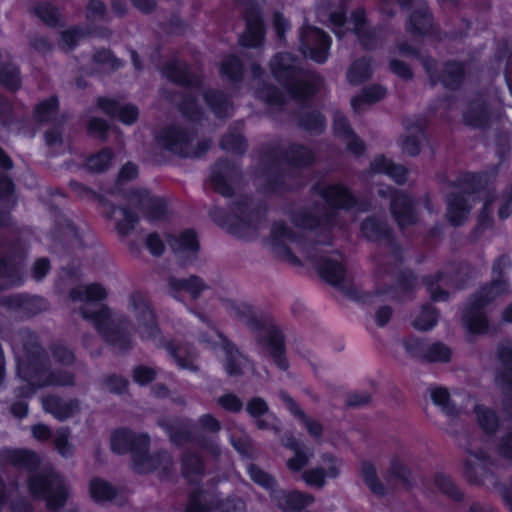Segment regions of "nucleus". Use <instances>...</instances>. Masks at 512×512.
<instances>
[{
    "label": "nucleus",
    "instance_id": "1",
    "mask_svg": "<svg viewBox=\"0 0 512 512\" xmlns=\"http://www.w3.org/2000/svg\"><path fill=\"white\" fill-rule=\"evenodd\" d=\"M1 458L14 468L29 473L27 489L33 499L45 501L50 511L65 506L69 492L64 481L53 469L38 471L42 459L37 452L28 448H7L1 452Z\"/></svg>",
    "mask_w": 512,
    "mask_h": 512
},
{
    "label": "nucleus",
    "instance_id": "2",
    "mask_svg": "<svg viewBox=\"0 0 512 512\" xmlns=\"http://www.w3.org/2000/svg\"><path fill=\"white\" fill-rule=\"evenodd\" d=\"M296 58L289 52H278L270 60L273 78L294 100L307 106L318 93L321 78L318 74L295 64Z\"/></svg>",
    "mask_w": 512,
    "mask_h": 512
},
{
    "label": "nucleus",
    "instance_id": "3",
    "mask_svg": "<svg viewBox=\"0 0 512 512\" xmlns=\"http://www.w3.org/2000/svg\"><path fill=\"white\" fill-rule=\"evenodd\" d=\"M403 56L415 58L420 61L431 86L440 84L445 90L457 92L462 89L467 80V62L459 59H448L442 69L438 71V61L429 54H422L418 48L408 42H401L397 46Z\"/></svg>",
    "mask_w": 512,
    "mask_h": 512
},
{
    "label": "nucleus",
    "instance_id": "4",
    "mask_svg": "<svg viewBox=\"0 0 512 512\" xmlns=\"http://www.w3.org/2000/svg\"><path fill=\"white\" fill-rule=\"evenodd\" d=\"M68 187L79 199L96 202L98 207L101 208L103 217L107 220L113 219L116 212L120 210L123 219L116 223V231L120 236L129 235L138 224L139 216L129 206H117L105 195L75 179L69 181Z\"/></svg>",
    "mask_w": 512,
    "mask_h": 512
},
{
    "label": "nucleus",
    "instance_id": "5",
    "mask_svg": "<svg viewBox=\"0 0 512 512\" xmlns=\"http://www.w3.org/2000/svg\"><path fill=\"white\" fill-rule=\"evenodd\" d=\"M195 136L192 129L169 124L155 134V140L163 149L180 158H201L210 149V141L208 139L201 140L194 149H190Z\"/></svg>",
    "mask_w": 512,
    "mask_h": 512
},
{
    "label": "nucleus",
    "instance_id": "6",
    "mask_svg": "<svg viewBox=\"0 0 512 512\" xmlns=\"http://www.w3.org/2000/svg\"><path fill=\"white\" fill-rule=\"evenodd\" d=\"M80 314L84 320L91 322L102 337L110 346L122 351H128L132 347L131 337L122 321L115 323L112 319L111 309L103 304L98 310L82 307Z\"/></svg>",
    "mask_w": 512,
    "mask_h": 512
},
{
    "label": "nucleus",
    "instance_id": "7",
    "mask_svg": "<svg viewBox=\"0 0 512 512\" xmlns=\"http://www.w3.org/2000/svg\"><path fill=\"white\" fill-rule=\"evenodd\" d=\"M23 349L25 359L18 362L17 374L21 380L34 382L33 384L38 386L49 370L50 361L34 331L26 332L23 337Z\"/></svg>",
    "mask_w": 512,
    "mask_h": 512
},
{
    "label": "nucleus",
    "instance_id": "8",
    "mask_svg": "<svg viewBox=\"0 0 512 512\" xmlns=\"http://www.w3.org/2000/svg\"><path fill=\"white\" fill-rule=\"evenodd\" d=\"M246 324L252 331H265L264 334L257 335V345L267 352L279 370L287 371L290 365L286 357L285 336L282 330L275 324L267 326L262 317L252 313L247 317Z\"/></svg>",
    "mask_w": 512,
    "mask_h": 512
},
{
    "label": "nucleus",
    "instance_id": "9",
    "mask_svg": "<svg viewBox=\"0 0 512 512\" xmlns=\"http://www.w3.org/2000/svg\"><path fill=\"white\" fill-rule=\"evenodd\" d=\"M312 192L320 196L325 203L334 210L360 213L372 210V202L366 197L357 196L353 190L343 182L330 184L315 183Z\"/></svg>",
    "mask_w": 512,
    "mask_h": 512
},
{
    "label": "nucleus",
    "instance_id": "10",
    "mask_svg": "<svg viewBox=\"0 0 512 512\" xmlns=\"http://www.w3.org/2000/svg\"><path fill=\"white\" fill-rule=\"evenodd\" d=\"M331 36L323 29L303 26L299 36V51L304 58L317 64H324L330 56Z\"/></svg>",
    "mask_w": 512,
    "mask_h": 512
},
{
    "label": "nucleus",
    "instance_id": "11",
    "mask_svg": "<svg viewBox=\"0 0 512 512\" xmlns=\"http://www.w3.org/2000/svg\"><path fill=\"white\" fill-rule=\"evenodd\" d=\"M266 160H283L286 164L299 169H305L316 163L317 155L313 148L299 143L292 142L285 149L278 144L270 145L263 153Z\"/></svg>",
    "mask_w": 512,
    "mask_h": 512
},
{
    "label": "nucleus",
    "instance_id": "12",
    "mask_svg": "<svg viewBox=\"0 0 512 512\" xmlns=\"http://www.w3.org/2000/svg\"><path fill=\"white\" fill-rule=\"evenodd\" d=\"M26 251L19 238L0 242V279L7 280L12 286L23 283L22 269L16 257L23 259Z\"/></svg>",
    "mask_w": 512,
    "mask_h": 512
},
{
    "label": "nucleus",
    "instance_id": "13",
    "mask_svg": "<svg viewBox=\"0 0 512 512\" xmlns=\"http://www.w3.org/2000/svg\"><path fill=\"white\" fill-rule=\"evenodd\" d=\"M125 200L134 204L150 222L165 220L168 215V204L164 197L152 195L144 187L128 188Z\"/></svg>",
    "mask_w": 512,
    "mask_h": 512
},
{
    "label": "nucleus",
    "instance_id": "14",
    "mask_svg": "<svg viewBox=\"0 0 512 512\" xmlns=\"http://www.w3.org/2000/svg\"><path fill=\"white\" fill-rule=\"evenodd\" d=\"M243 11L245 30L238 38V44L243 48H259L264 44L266 24L263 12L254 0Z\"/></svg>",
    "mask_w": 512,
    "mask_h": 512
},
{
    "label": "nucleus",
    "instance_id": "15",
    "mask_svg": "<svg viewBox=\"0 0 512 512\" xmlns=\"http://www.w3.org/2000/svg\"><path fill=\"white\" fill-rule=\"evenodd\" d=\"M389 210L400 230L414 226L419 221L417 201L407 191L390 188Z\"/></svg>",
    "mask_w": 512,
    "mask_h": 512
},
{
    "label": "nucleus",
    "instance_id": "16",
    "mask_svg": "<svg viewBox=\"0 0 512 512\" xmlns=\"http://www.w3.org/2000/svg\"><path fill=\"white\" fill-rule=\"evenodd\" d=\"M130 306L135 312L137 322L142 329L141 338L154 340L161 334L156 312L149 300L141 291H133L129 296Z\"/></svg>",
    "mask_w": 512,
    "mask_h": 512
},
{
    "label": "nucleus",
    "instance_id": "17",
    "mask_svg": "<svg viewBox=\"0 0 512 512\" xmlns=\"http://www.w3.org/2000/svg\"><path fill=\"white\" fill-rule=\"evenodd\" d=\"M150 447L151 438L149 436L131 459V468L135 474L146 475L153 473L163 464H167V467H164L163 470H169V466L172 463L169 453L164 449L155 450L151 453Z\"/></svg>",
    "mask_w": 512,
    "mask_h": 512
},
{
    "label": "nucleus",
    "instance_id": "18",
    "mask_svg": "<svg viewBox=\"0 0 512 512\" xmlns=\"http://www.w3.org/2000/svg\"><path fill=\"white\" fill-rule=\"evenodd\" d=\"M241 174L240 167L236 162L221 157L218 158L211 168L210 183L218 194L225 198H231L235 194L233 181Z\"/></svg>",
    "mask_w": 512,
    "mask_h": 512
},
{
    "label": "nucleus",
    "instance_id": "19",
    "mask_svg": "<svg viewBox=\"0 0 512 512\" xmlns=\"http://www.w3.org/2000/svg\"><path fill=\"white\" fill-rule=\"evenodd\" d=\"M171 443L176 447H182L186 443H195L202 450L217 456L220 454L219 445L212 439L204 436H195L187 424L178 421L162 425Z\"/></svg>",
    "mask_w": 512,
    "mask_h": 512
},
{
    "label": "nucleus",
    "instance_id": "20",
    "mask_svg": "<svg viewBox=\"0 0 512 512\" xmlns=\"http://www.w3.org/2000/svg\"><path fill=\"white\" fill-rule=\"evenodd\" d=\"M284 239L295 242L298 239V234L284 221H274L270 230V244L274 257L294 266L301 265L300 258L284 243Z\"/></svg>",
    "mask_w": 512,
    "mask_h": 512
},
{
    "label": "nucleus",
    "instance_id": "21",
    "mask_svg": "<svg viewBox=\"0 0 512 512\" xmlns=\"http://www.w3.org/2000/svg\"><path fill=\"white\" fill-rule=\"evenodd\" d=\"M230 208L239 221L241 230L257 227L268 212V207L264 202L254 204L252 196L248 194L235 198L231 202Z\"/></svg>",
    "mask_w": 512,
    "mask_h": 512
},
{
    "label": "nucleus",
    "instance_id": "22",
    "mask_svg": "<svg viewBox=\"0 0 512 512\" xmlns=\"http://www.w3.org/2000/svg\"><path fill=\"white\" fill-rule=\"evenodd\" d=\"M161 74L169 82L188 89H201L204 81L202 76L194 73L185 61L171 59L161 67Z\"/></svg>",
    "mask_w": 512,
    "mask_h": 512
},
{
    "label": "nucleus",
    "instance_id": "23",
    "mask_svg": "<svg viewBox=\"0 0 512 512\" xmlns=\"http://www.w3.org/2000/svg\"><path fill=\"white\" fill-rule=\"evenodd\" d=\"M148 437L149 434L146 432L117 427L110 434V450L116 455L130 454L132 458Z\"/></svg>",
    "mask_w": 512,
    "mask_h": 512
},
{
    "label": "nucleus",
    "instance_id": "24",
    "mask_svg": "<svg viewBox=\"0 0 512 512\" xmlns=\"http://www.w3.org/2000/svg\"><path fill=\"white\" fill-rule=\"evenodd\" d=\"M2 305L9 310L22 312L28 318L34 317L49 308L48 300L40 295L17 293L2 299Z\"/></svg>",
    "mask_w": 512,
    "mask_h": 512
},
{
    "label": "nucleus",
    "instance_id": "25",
    "mask_svg": "<svg viewBox=\"0 0 512 512\" xmlns=\"http://www.w3.org/2000/svg\"><path fill=\"white\" fill-rule=\"evenodd\" d=\"M359 231L367 242L382 246L395 235L387 220L376 215L365 217L359 224Z\"/></svg>",
    "mask_w": 512,
    "mask_h": 512
},
{
    "label": "nucleus",
    "instance_id": "26",
    "mask_svg": "<svg viewBox=\"0 0 512 512\" xmlns=\"http://www.w3.org/2000/svg\"><path fill=\"white\" fill-rule=\"evenodd\" d=\"M462 120L467 127L487 129L491 123V111L488 100L478 94L463 111Z\"/></svg>",
    "mask_w": 512,
    "mask_h": 512
},
{
    "label": "nucleus",
    "instance_id": "27",
    "mask_svg": "<svg viewBox=\"0 0 512 512\" xmlns=\"http://www.w3.org/2000/svg\"><path fill=\"white\" fill-rule=\"evenodd\" d=\"M446 219L453 227H461L467 221L472 206L464 193L450 192L445 196Z\"/></svg>",
    "mask_w": 512,
    "mask_h": 512
},
{
    "label": "nucleus",
    "instance_id": "28",
    "mask_svg": "<svg viewBox=\"0 0 512 512\" xmlns=\"http://www.w3.org/2000/svg\"><path fill=\"white\" fill-rule=\"evenodd\" d=\"M509 280L491 279L481 284L477 291L472 293L468 300L474 302V308L484 307L493 303L498 297L509 293Z\"/></svg>",
    "mask_w": 512,
    "mask_h": 512
},
{
    "label": "nucleus",
    "instance_id": "29",
    "mask_svg": "<svg viewBox=\"0 0 512 512\" xmlns=\"http://www.w3.org/2000/svg\"><path fill=\"white\" fill-rule=\"evenodd\" d=\"M181 476L190 485H199L206 473V463L199 452L185 450L180 456Z\"/></svg>",
    "mask_w": 512,
    "mask_h": 512
},
{
    "label": "nucleus",
    "instance_id": "30",
    "mask_svg": "<svg viewBox=\"0 0 512 512\" xmlns=\"http://www.w3.org/2000/svg\"><path fill=\"white\" fill-rule=\"evenodd\" d=\"M42 407L45 412L62 422L80 411V401L77 398L66 401L58 395L51 394L42 398Z\"/></svg>",
    "mask_w": 512,
    "mask_h": 512
},
{
    "label": "nucleus",
    "instance_id": "31",
    "mask_svg": "<svg viewBox=\"0 0 512 512\" xmlns=\"http://www.w3.org/2000/svg\"><path fill=\"white\" fill-rule=\"evenodd\" d=\"M221 340L222 350L225 354L223 360V369L229 377H239L243 375V367L248 357L244 355L239 348L223 333H218Z\"/></svg>",
    "mask_w": 512,
    "mask_h": 512
},
{
    "label": "nucleus",
    "instance_id": "32",
    "mask_svg": "<svg viewBox=\"0 0 512 512\" xmlns=\"http://www.w3.org/2000/svg\"><path fill=\"white\" fill-rule=\"evenodd\" d=\"M272 500L284 512H301L310 506L315 498L312 494L300 490L279 489Z\"/></svg>",
    "mask_w": 512,
    "mask_h": 512
},
{
    "label": "nucleus",
    "instance_id": "33",
    "mask_svg": "<svg viewBox=\"0 0 512 512\" xmlns=\"http://www.w3.org/2000/svg\"><path fill=\"white\" fill-rule=\"evenodd\" d=\"M488 173L484 171H464L449 185L458 188L467 197L485 191L489 187Z\"/></svg>",
    "mask_w": 512,
    "mask_h": 512
},
{
    "label": "nucleus",
    "instance_id": "34",
    "mask_svg": "<svg viewBox=\"0 0 512 512\" xmlns=\"http://www.w3.org/2000/svg\"><path fill=\"white\" fill-rule=\"evenodd\" d=\"M218 72L220 77L229 82L234 88H240L245 79L246 66L239 55L228 53L220 61Z\"/></svg>",
    "mask_w": 512,
    "mask_h": 512
},
{
    "label": "nucleus",
    "instance_id": "35",
    "mask_svg": "<svg viewBox=\"0 0 512 512\" xmlns=\"http://www.w3.org/2000/svg\"><path fill=\"white\" fill-rule=\"evenodd\" d=\"M335 219L336 214L333 212L318 216L306 208L294 210L290 214V220L297 228L310 231L325 226H332L335 223Z\"/></svg>",
    "mask_w": 512,
    "mask_h": 512
},
{
    "label": "nucleus",
    "instance_id": "36",
    "mask_svg": "<svg viewBox=\"0 0 512 512\" xmlns=\"http://www.w3.org/2000/svg\"><path fill=\"white\" fill-rule=\"evenodd\" d=\"M406 31L415 37L431 36L434 30V17L427 7L413 10L405 25Z\"/></svg>",
    "mask_w": 512,
    "mask_h": 512
},
{
    "label": "nucleus",
    "instance_id": "37",
    "mask_svg": "<svg viewBox=\"0 0 512 512\" xmlns=\"http://www.w3.org/2000/svg\"><path fill=\"white\" fill-rule=\"evenodd\" d=\"M462 322L470 334L482 335L489 329V319L485 308H474V302L468 299L462 312Z\"/></svg>",
    "mask_w": 512,
    "mask_h": 512
},
{
    "label": "nucleus",
    "instance_id": "38",
    "mask_svg": "<svg viewBox=\"0 0 512 512\" xmlns=\"http://www.w3.org/2000/svg\"><path fill=\"white\" fill-rule=\"evenodd\" d=\"M497 359L503 366L495 374V383L505 392L512 393V346L500 344L497 347Z\"/></svg>",
    "mask_w": 512,
    "mask_h": 512
},
{
    "label": "nucleus",
    "instance_id": "39",
    "mask_svg": "<svg viewBox=\"0 0 512 512\" xmlns=\"http://www.w3.org/2000/svg\"><path fill=\"white\" fill-rule=\"evenodd\" d=\"M203 100L214 116L218 119H225L230 116L233 109V102L222 90L207 88L202 93Z\"/></svg>",
    "mask_w": 512,
    "mask_h": 512
},
{
    "label": "nucleus",
    "instance_id": "40",
    "mask_svg": "<svg viewBox=\"0 0 512 512\" xmlns=\"http://www.w3.org/2000/svg\"><path fill=\"white\" fill-rule=\"evenodd\" d=\"M316 269L320 277L328 284L340 287L346 275L345 265L329 257H320L316 262Z\"/></svg>",
    "mask_w": 512,
    "mask_h": 512
},
{
    "label": "nucleus",
    "instance_id": "41",
    "mask_svg": "<svg viewBox=\"0 0 512 512\" xmlns=\"http://www.w3.org/2000/svg\"><path fill=\"white\" fill-rule=\"evenodd\" d=\"M167 242L175 254L190 253L195 255L200 250L197 232L192 228L185 229L178 236L169 234Z\"/></svg>",
    "mask_w": 512,
    "mask_h": 512
},
{
    "label": "nucleus",
    "instance_id": "42",
    "mask_svg": "<svg viewBox=\"0 0 512 512\" xmlns=\"http://www.w3.org/2000/svg\"><path fill=\"white\" fill-rule=\"evenodd\" d=\"M373 73V59L362 56L351 62L346 72V80L352 86H359L369 81Z\"/></svg>",
    "mask_w": 512,
    "mask_h": 512
},
{
    "label": "nucleus",
    "instance_id": "43",
    "mask_svg": "<svg viewBox=\"0 0 512 512\" xmlns=\"http://www.w3.org/2000/svg\"><path fill=\"white\" fill-rule=\"evenodd\" d=\"M387 95V88L382 84L373 83L365 86L351 98L350 104L355 113H360L363 105H373L383 100Z\"/></svg>",
    "mask_w": 512,
    "mask_h": 512
},
{
    "label": "nucleus",
    "instance_id": "44",
    "mask_svg": "<svg viewBox=\"0 0 512 512\" xmlns=\"http://www.w3.org/2000/svg\"><path fill=\"white\" fill-rule=\"evenodd\" d=\"M296 123L299 129L315 136L322 135L327 128V118L319 110L299 112Z\"/></svg>",
    "mask_w": 512,
    "mask_h": 512
},
{
    "label": "nucleus",
    "instance_id": "45",
    "mask_svg": "<svg viewBox=\"0 0 512 512\" xmlns=\"http://www.w3.org/2000/svg\"><path fill=\"white\" fill-rule=\"evenodd\" d=\"M168 285L171 294L176 297V293L185 291L191 295L193 299H197L200 294L207 288L204 281L196 275H191L188 278L170 277Z\"/></svg>",
    "mask_w": 512,
    "mask_h": 512
},
{
    "label": "nucleus",
    "instance_id": "46",
    "mask_svg": "<svg viewBox=\"0 0 512 512\" xmlns=\"http://www.w3.org/2000/svg\"><path fill=\"white\" fill-rule=\"evenodd\" d=\"M107 290L100 283L78 285L69 291V298L72 301L100 302L107 298Z\"/></svg>",
    "mask_w": 512,
    "mask_h": 512
},
{
    "label": "nucleus",
    "instance_id": "47",
    "mask_svg": "<svg viewBox=\"0 0 512 512\" xmlns=\"http://www.w3.org/2000/svg\"><path fill=\"white\" fill-rule=\"evenodd\" d=\"M473 410L480 429L486 435L494 436L501 427V420L496 411L483 404H476Z\"/></svg>",
    "mask_w": 512,
    "mask_h": 512
},
{
    "label": "nucleus",
    "instance_id": "48",
    "mask_svg": "<svg viewBox=\"0 0 512 512\" xmlns=\"http://www.w3.org/2000/svg\"><path fill=\"white\" fill-rule=\"evenodd\" d=\"M53 232L65 240L69 246H83V239L78 226L65 216L55 220Z\"/></svg>",
    "mask_w": 512,
    "mask_h": 512
},
{
    "label": "nucleus",
    "instance_id": "49",
    "mask_svg": "<svg viewBox=\"0 0 512 512\" xmlns=\"http://www.w3.org/2000/svg\"><path fill=\"white\" fill-rule=\"evenodd\" d=\"M114 157L111 147H103L85 158L83 168L90 173H104L111 167Z\"/></svg>",
    "mask_w": 512,
    "mask_h": 512
},
{
    "label": "nucleus",
    "instance_id": "50",
    "mask_svg": "<svg viewBox=\"0 0 512 512\" xmlns=\"http://www.w3.org/2000/svg\"><path fill=\"white\" fill-rule=\"evenodd\" d=\"M0 86L9 92H17L22 86L20 67L11 62L0 60Z\"/></svg>",
    "mask_w": 512,
    "mask_h": 512
},
{
    "label": "nucleus",
    "instance_id": "51",
    "mask_svg": "<svg viewBox=\"0 0 512 512\" xmlns=\"http://www.w3.org/2000/svg\"><path fill=\"white\" fill-rule=\"evenodd\" d=\"M89 495L95 503L113 501L117 495V489L107 480L94 477L89 481Z\"/></svg>",
    "mask_w": 512,
    "mask_h": 512
},
{
    "label": "nucleus",
    "instance_id": "52",
    "mask_svg": "<svg viewBox=\"0 0 512 512\" xmlns=\"http://www.w3.org/2000/svg\"><path fill=\"white\" fill-rule=\"evenodd\" d=\"M60 102L57 95H51L37 103L33 109V119L36 123L52 122L59 112Z\"/></svg>",
    "mask_w": 512,
    "mask_h": 512
},
{
    "label": "nucleus",
    "instance_id": "53",
    "mask_svg": "<svg viewBox=\"0 0 512 512\" xmlns=\"http://www.w3.org/2000/svg\"><path fill=\"white\" fill-rule=\"evenodd\" d=\"M445 277L446 273L442 270H437L433 274L422 277V283L429 293L431 300L434 302H446L450 298L449 291L440 286V283L444 281Z\"/></svg>",
    "mask_w": 512,
    "mask_h": 512
},
{
    "label": "nucleus",
    "instance_id": "54",
    "mask_svg": "<svg viewBox=\"0 0 512 512\" xmlns=\"http://www.w3.org/2000/svg\"><path fill=\"white\" fill-rule=\"evenodd\" d=\"M418 275L417 273L409 267L403 268L399 270L396 275V284L388 285L385 287L381 294L384 293H393L396 290H400L405 294H412L417 286Z\"/></svg>",
    "mask_w": 512,
    "mask_h": 512
},
{
    "label": "nucleus",
    "instance_id": "55",
    "mask_svg": "<svg viewBox=\"0 0 512 512\" xmlns=\"http://www.w3.org/2000/svg\"><path fill=\"white\" fill-rule=\"evenodd\" d=\"M246 472L255 484L269 492L271 498L279 490L276 478L257 464L249 463L246 467Z\"/></svg>",
    "mask_w": 512,
    "mask_h": 512
},
{
    "label": "nucleus",
    "instance_id": "56",
    "mask_svg": "<svg viewBox=\"0 0 512 512\" xmlns=\"http://www.w3.org/2000/svg\"><path fill=\"white\" fill-rule=\"evenodd\" d=\"M387 474L389 479L399 481L408 490L415 485L412 470L398 456L390 459Z\"/></svg>",
    "mask_w": 512,
    "mask_h": 512
},
{
    "label": "nucleus",
    "instance_id": "57",
    "mask_svg": "<svg viewBox=\"0 0 512 512\" xmlns=\"http://www.w3.org/2000/svg\"><path fill=\"white\" fill-rule=\"evenodd\" d=\"M139 176L138 166L128 161L121 166L116 176V180L114 185L108 190V193L111 195H119L125 199V192L128 189L123 188V184L126 182L133 181L137 179Z\"/></svg>",
    "mask_w": 512,
    "mask_h": 512
},
{
    "label": "nucleus",
    "instance_id": "58",
    "mask_svg": "<svg viewBox=\"0 0 512 512\" xmlns=\"http://www.w3.org/2000/svg\"><path fill=\"white\" fill-rule=\"evenodd\" d=\"M361 475L365 485L373 494L379 497H384L387 495V487L379 479L376 467L371 461L365 460L362 462Z\"/></svg>",
    "mask_w": 512,
    "mask_h": 512
},
{
    "label": "nucleus",
    "instance_id": "59",
    "mask_svg": "<svg viewBox=\"0 0 512 512\" xmlns=\"http://www.w3.org/2000/svg\"><path fill=\"white\" fill-rule=\"evenodd\" d=\"M262 168L265 178V189L270 193H277L284 190L286 182L282 171L276 166L277 161L267 160Z\"/></svg>",
    "mask_w": 512,
    "mask_h": 512
},
{
    "label": "nucleus",
    "instance_id": "60",
    "mask_svg": "<svg viewBox=\"0 0 512 512\" xmlns=\"http://www.w3.org/2000/svg\"><path fill=\"white\" fill-rule=\"evenodd\" d=\"M433 484L443 495L454 502L460 503L464 500V493L449 475L443 472L436 473L433 477Z\"/></svg>",
    "mask_w": 512,
    "mask_h": 512
},
{
    "label": "nucleus",
    "instance_id": "61",
    "mask_svg": "<svg viewBox=\"0 0 512 512\" xmlns=\"http://www.w3.org/2000/svg\"><path fill=\"white\" fill-rule=\"evenodd\" d=\"M439 310L430 303L421 306L419 314L412 321V326L418 331H430L438 323Z\"/></svg>",
    "mask_w": 512,
    "mask_h": 512
},
{
    "label": "nucleus",
    "instance_id": "62",
    "mask_svg": "<svg viewBox=\"0 0 512 512\" xmlns=\"http://www.w3.org/2000/svg\"><path fill=\"white\" fill-rule=\"evenodd\" d=\"M245 410L251 418L256 420V426L259 430L271 429L270 424L262 419V416L269 412V406L265 399L259 396L250 398L246 403Z\"/></svg>",
    "mask_w": 512,
    "mask_h": 512
},
{
    "label": "nucleus",
    "instance_id": "63",
    "mask_svg": "<svg viewBox=\"0 0 512 512\" xmlns=\"http://www.w3.org/2000/svg\"><path fill=\"white\" fill-rule=\"evenodd\" d=\"M32 13L39 18L46 26L56 28L63 26L59 9L49 2L36 4L32 8Z\"/></svg>",
    "mask_w": 512,
    "mask_h": 512
},
{
    "label": "nucleus",
    "instance_id": "64",
    "mask_svg": "<svg viewBox=\"0 0 512 512\" xmlns=\"http://www.w3.org/2000/svg\"><path fill=\"white\" fill-rule=\"evenodd\" d=\"M209 215L214 223L225 228L229 234L237 237L241 235L240 223L234 214L231 215L224 208L216 207L210 210Z\"/></svg>",
    "mask_w": 512,
    "mask_h": 512
}]
</instances>
